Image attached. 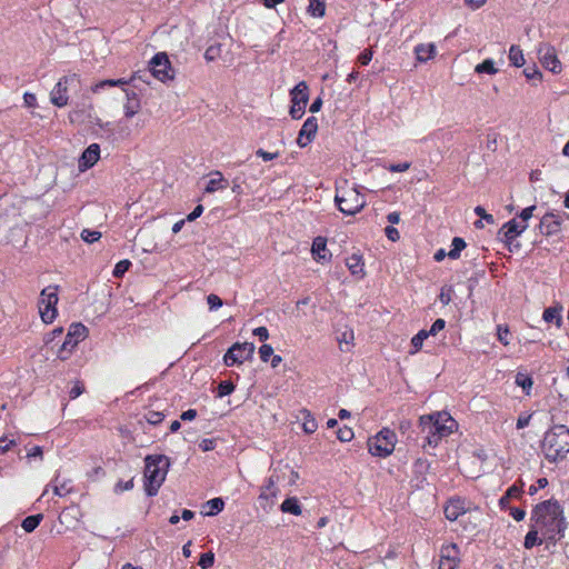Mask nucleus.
<instances>
[{
  "label": "nucleus",
  "mask_w": 569,
  "mask_h": 569,
  "mask_svg": "<svg viewBox=\"0 0 569 569\" xmlns=\"http://www.w3.org/2000/svg\"><path fill=\"white\" fill-rule=\"evenodd\" d=\"M419 428L426 433L428 446L436 447L439 440L457 429L456 420L446 411H437L419 418Z\"/></svg>",
  "instance_id": "nucleus-2"
},
{
  "label": "nucleus",
  "mask_w": 569,
  "mask_h": 569,
  "mask_svg": "<svg viewBox=\"0 0 569 569\" xmlns=\"http://www.w3.org/2000/svg\"><path fill=\"white\" fill-rule=\"evenodd\" d=\"M487 0H465L466 6H468L472 10H477L481 8Z\"/></svg>",
  "instance_id": "nucleus-61"
},
{
  "label": "nucleus",
  "mask_w": 569,
  "mask_h": 569,
  "mask_svg": "<svg viewBox=\"0 0 569 569\" xmlns=\"http://www.w3.org/2000/svg\"><path fill=\"white\" fill-rule=\"evenodd\" d=\"M562 218L560 214L548 212L546 213L539 223V230L545 236H552L560 231Z\"/></svg>",
  "instance_id": "nucleus-16"
},
{
  "label": "nucleus",
  "mask_w": 569,
  "mask_h": 569,
  "mask_svg": "<svg viewBox=\"0 0 569 569\" xmlns=\"http://www.w3.org/2000/svg\"><path fill=\"white\" fill-rule=\"evenodd\" d=\"M531 520L547 540H556L561 537L566 528L562 509L555 500H547L537 505Z\"/></svg>",
  "instance_id": "nucleus-1"
},
{
  "label": "nucleus",
  "mask_w": 569,
  "mask_h": 569,
  "mask_svg": "<svg viewBox=\"0 0 569 569\" xmlns=\"http://www.w3.org/2000/svg\"><path fill=\"white\" fill-rule=\"evenodd\" d=\"M77 76H64L53 87L50 92V101L58 108L66 107L68 104V87L70 83L77 81Z\"/></svg>",
  "instance_id": "nucleus-11"
},
{
  "label": "nucleus",
  "mask_w": 569,
  "mask_h": 569,
  "mask_svg": "<svg viewBox=\"0 0 569 569\" xmlns=\"http://www.w3.org/2000/svg\"><path fill=\"white\" fill-rule=\"evenodd\" d=\"M385 232H386L387 238L393 242L398 241L400 238L399 231L395 227L388 226L385 229Z\"/></svg>",
  "instance_id": "nucleus-52"
},
{
  "label": "nucleus",
  "mask_w": 569,
  "mask_h": 569,
  "mask_svg": "<svg viewBox=\"0 0 569 569\" xmlns=\"http://www.w3.org/2000/svg\"><path fill=\"white\" fill-rule=\"evenodd\" d=\"M23 100L27 107H36L37 106V98L33 93H24Z\"/></svg>",
  "instance_id": "nucleus-62"
},
{
  "label": "nucleus",
  "mask_w": 569,
  "mask_h": 569,
  "mask_svg": "<svg viewBox=\"0 0 569 569\" xmlns=\"http://www.w3.org/2000/svg\"><path fill=\"white\" fill-rule=\"evenodd\" d=\"M451 290H445L442 289L440 295H439V299L441 301L442 305H448L450 301H451Z\"/></svg>",
  "instance_id": "nucleus-63"
},
{
  "label": "nucleus",
  "mask_w": 569,
  "mask_h": 569,
  "mask_svg": "<svg viewBox=\"0 0 569 569\" xmlns=\"http://www.w3.org/2000/svg\"><path fill=\"white\" fill-rule=\"evenodd\" d=\"M259 355L263 362H267L273 356V348L270 345H262L259 348Z\"/></svg>",
  "instance_id": "nucleus-45"
},
{
  "label": "nucleus",
  "mask_w": 569,
  "mask_h": 569,
  "mask_svg": "<svg viewBox=\"0 0 569 569\" xmlns=\"http://www.w3.org/2000/svg\"><path fill=\"white\" fill-rule=\"evenodd\" d=\"M291 108L290 116L293 119H300L303 113L306 106L308 103L309 94H308V86L305 81L299 82L291 91Z\"/></svg>",
  "instance_id": "nucleus-10"
},
{
  "label": "nucleus",
  "mask_w": 569,
  "mask_h": 569,
  "mask_svg": "<svg viewBox=\"0 0 569 569\" xmlns=\"http://www.w3.org/2000/svg\"><path fill=\"white\" fill-rule=\"evenodd\" d=\"M58 287L50 286L44 288L40 293L39 312L41 319L46 323H51L57 317Z\"/></svg>",
  "instance_id": "nucleus-6"
},
{
  "label": "nucleus",
  "mask_w": 569,
  "mask_h": 569,
  "mask_svg": "<svg viewBox=\"0 0 569 569\" xmlns=\"http://www.w3.org/2000/svg\"><path fill=\"white\" fill-rule=\"evenodd\" d=\"M317 427L318 425L316 419L310 415V412H308L302 425L305 432L313 433L317 430Z\"/></svg>",
  "instance_id": "nucleus-40"
},
{
  "label": "nucleus",
  "mask_w": 569,
  "mask_h": 569,
  "mask_svg": "<svg viewBox=\"0 0 569 569\" xmlns=\"http://www.w3.org/2000/svg\"><path fill=\"white\" fill-rule=\"evenodd\" d=\"M415 53L417 56V60L419 62H426L430 59H432L436 54V46L433 43L428 44H418L415 48Z\"/></svg>",
  "instance_id": "nucleus-23"
},
{
  "label": "nucleus",
  "mask_w": 569,
  "mask_h": 569,
  "mask_svg": "<svg viewBox=\"0 0 569 569\" xmlns=\"http://www.w3.org/2000/svg\"><path fill=\"white\" fill-rule=\"evenodd\" d=\"M207 506L210 508V510L204 515L211 517L223 510L224 502L221 498H213L207 501Z\"/></svg>",
  "instance_id": "nucleus-32"
},
{
  "label": "nucleus",
  "mask_w": 569,
  "mask_h": 569,
  "mask_svg": "<svg viewBox=\"0 0 569 569\" xmlns=\"http://www.w3.org/2000/svg\"><path fill=\"white\" fill-rule=\"evenodd\" d=\"M234 390V385L231 381L224 380L221 381L218 386V397H224L232 393Z\"/></svg>",
  "instance_id": "nucleus-39"
},
{
  "label": "nucleus",
  "mask_w": 569,
  "mask_h": 569,
  "mask_svg": "<svg viewBox=\"0 0 569 569\" xmlns=\"http://www.w3.org/2000/svg\"><path fill=\"white\" fill-rule=\"evenodd\" d=\"M396 441V433L388 428H383L376 437L368 440L369 452L377 457H388L395 450Z\"/></svg>",
  "instance_id": "nucleus-5"
},
{
  "label": "nucleus",
  "mask_w": 569,
  "mask_h": 569,
  "mask_svg": "<svg viewBox=\"0 0 569 569\" xmlns=\"http://www.w3.org/2000/svg\"><path fill=\"white\" fill-rule=\"evenodd\" d=\"M527 229V223H521L516 219L508 221L501 229L503 232V237L507 242H511L519 234H521Z\"/></svg>",
  "instance_id": "nucleus-18"
},
{
  "label": "nucleus",
  "mask_w": 569,
  "mask_h": 569,
  "mask_svg": "<svg viewBox=\"0 0 569 569\" xmlns=\"http://www.w3.org/2000/svg\"><path fill=\"white\" fill-rule=\"evenodd\" d=\"M326 246H327L326 239L322 237H317L313 240L311 252L316 259H318V260L326 259V254H325Z\"/></svg>",
  "instance_id": "nucleus-29"
},
{
  "label": "nucleus",
  "mask_w": 569,
  "mask_h": 569,
  "mask_svg": "<svg viewBox=\"0 0 569 569\" xmlns=\"http://www.w3.org/2000/svg\"><path fill=\"white\" fill-rule=\"evenodd\" d=\"M346 266L348 267L351 274L356 276L358 279L365 277L363 261L362 258L358 254H352L346 260Z\"/></svg>",
  "instance_id": "nucleus-21"
},
{
  "label": "nucleus",
  "mask_w": 569,
  "mask_h": 569,
  "mask_svg": "<svg viewBox=\"0 0 569 569\" xmlns=\"http://www.w3.org/2000/svg\"><path fill=\"white\" fill-rule=\"evenodd\" d=\"M151 74L160 81L173 79V70L166 53H157L150 61Z\"/></svg>",
  "instance_id": "nucleus-12"
},
{
  "label": "nucleus",
  "mask_w": 569,
  "mask_h": 569,
  "mask_svg": "<svg viewBox=\"0 0 569 569\" xmlns=\"http://www.w3.org/2000/svg\"><path fill=\"white\" fill-rule=\"evenodd\" d=\"M459 561V550L456 543H450L441 548L439 569H456Z\"/></svg>",
  "instance_id": "nucleus-14"
},
{
  "label": "nucleus",
  "mask_w": 569,
  "mask_h": 569,
  "mask_svg": "<svg viewBox=\"0 0 569 569\" xmlns=\"http://www.w3.org/2000/svg\"><path fill=\"white\" fill-rule=\"evenodd\" d=\"M164 418V415L162 412L158 411H150L147 416V420L151 425H158L160 423Z\"/></svg>",
  "instance_id": "nucleus-47"
},
{
  "label": "nucleus",
  "mask_w": 569,
  "mask_h": 569,
  "mask_svg": "<svg viewBox=\"0 0 569 569\" xmlns=\"http://www.w3.org/2000/svg\"><path fill=\"white\" fill-rule=\"evenodd\" d=\"M43 516L41 513L29 516L23 519L21 527L27 532H32L41 522Z\"/></svg>",
  "instance_id": "nucleus-30"
},
{
  "label": "nucleus",
  "mask_w": 569,
  "mask_h": 569,
  "mask_svg": "<svg viewBox=\"0 0 569 569\" xmlns=\"http://www.w3.org/2000/svg\"><path fill=\"white\" fill-rule=\"evenodd\" d=\"M509 60L512 66L519 68L525 64L522 50L519 46L512 44L509 49Z\"/></svg>",
  "instance_id": "nucleus-28"
},
{
  "label": "nucleus",
  "mask_w": 569,
  "mask_h": 569,
  "mask_svg": "<svg viewBox=\"0 0 569 569\" xmlns=\"http://www.w3.org/2000/svg\"><path fill=\"white\" fill-rule=\"evenodd\" d=\"M254 345L251 342L232 345L223 357L224 365L231 367L236 363L241 365L246 360L252 359Z\"/></svg>",
  "instance_id": "nucleus-9"
},
{
  "label": "nucleus",
  "mask_w": 569,
  "mask_h": 569,
  "mask_svg": "<svg viewBox=\"0 0 569 569\" xmlns=\"http://www.w3.org/2000/svg\"><path fill=\"white\" fill-rule=\"evenodd\" d=\"M475 71L477 73L496 74L498 69L495 68V63L491 59H487L483 62L477 64Z\"/></svg>",
  "instance_id": "nucleus-31"
},
{
  "label": "nucleus",
  "mask_w": 569,
  "mask_h": 569,
  "mask_svg": "<svg viewBox=\"0 0 569 569\" xmlns=\"http://www.w3.org/2000/svg\"><path fill=\"white\" fill-rule=\"evenodd\" d=\"M256 154L258 157L262 158L264 161H270V160H273V159L278 158V153L277 152H267L263 149H258L256 151Z\"/></svg>",
  "instance_id": "nucleus-54"
},
{
  "label": "nucleus",
  "mask_w": 569,
  "mask_h": 569,
  "mask_svg": "<svg viewBox=\"0 0 569 569\" xmlns=\"http://www.w3.org/2000/svg\"><path fill=\"white\" fill-rule=\"evenodd\" d=\"M221 51L220 43L212 44L206 50L204 58L207 61H214L221 57Z\"/></svg>",
  "instance_id": "nucleus-34"
},
{
  "label": "nucleus",
  "mask_w": 569,
  "mask_h": 569,
  "mask_svg": "<svg viewBox=\"0 0 569 569\" xmlns=\"http://www.w3.org/2000/svg\"><path fill=\"white\" fill-rule=\"evenodd\" d=\"M278 468L273 469V472H277ZM279 481V476L273 473L267 480V485L263 487L266 490L270 491L271 498H276L278 495V490L276 488V483Z\"/></svg>",
  "instance_id": "nucleus-33"
},
{
  "label": "nucleus",
  "mask_w": 569,
  "mask_h": 569,
  "mask_svg": "<svg viewBox=\"0 0 569 569\" xmlns=\"http://www.w3.org/2000/svg\"><path fill=\"white\" fill-rule=\"evenodd\" d=\"M203 211V207L201 204H198L192 212H190L188 216H187V220L188 221H193L196 220L198 217L201 216Z\"/></svg>",
  "instance_id": "nucleus-60"
},
{
  "label": "nucleus",
  "mask_w": 569,
  "mask_h": 569,
  "mask_svg": "<svg viewBox=\"0 0 569 569\" xmlns=\"http://www.w3.org/2000/svg\"><path fill=\"white\" fill-rule=\"evenodd\" d=\"M372 59V50L371 49H366L363 50V52H361L358 57V61L362 64V66H367Z\"/></svg>",
  "instance_id": "nucleus-51"
},
{
  "label": "nucleus",
  "mask_w": 569,
  "mask_h": 569,
  "mask_svg": "<svg viewBox=\"0 0 569 569\" xmlns=\"http://www.w3.org/2000/svg\"><path fill=\"white\" fill-rule=\"evenodd\" d=\"M13 446H16L14 440H8L7 438H0V453L7 452Z\"/></svg>",
  "instance_id": "nucleus-55"
},
{
  "label": "nucleus",
  "mask_w": 569,
  "mask_h": 569,
  "mask_svg": "<svg viewBox=\"0 0 569 569\" xmlns=\"http://www.w3.org/2000/svg\"><path fill=\"white\" fill-rule=\"evenodd\" d=\"M475 213L479 216L481 219L486 220L488 223H495V219L492 214L486 212V210L481 206H477L475 208Z\"/></svg>",
  "instance_id": "nucleus-48"
},
{
  "label": "nucleus",
  "mask_w": 569,
  "mask_h": 569,
  "mask_svg": "<svg viewBox=\"0 0 569 569\" xmlns=\"http://www.w3.org/2000/svg\"><path fill=\"white\" fill-rule=\"evenodd\" d=\"M130 266H131V262L129 260L119 261L113 269V276L116 278H121L124 274V272L129 269Z\"/></svg>",
  "instance_id": "nucleus-42"
},
{
  "label": "nucleus",
  "mask_w": 569,
  "mask_h": 569,
  "mask_svg": "<svg viewBox=\"0 0 569 569\" xmlns=\"http://www.w3.org/2000/svg\"><path fill=\"white\" fill-rule=\"evenodd\" d=\"M307 11L310 16L316 18H321L326 13V2L325 0H309V6Z\"/></svg>",
  "instance_id": "nucleus-26"
},
{
  "label": "nucleus",
  "mask_w": 569,
  "mask_h": 569,
  "mask_svg": "<svg viewBox=\"0 0 569 569\" xmlns=\"http://www.w3.org/2000/svg\"><path fill=\"white\" fill-rule=\"evenodd\" d=\"M214 446H216V442L213 439H203L201 442H200V448L203 450V451H210V450H213L214 449Z\"/></svg>",
  "instance_id": "nucleus-59"
},
{
  "label": "nucleus",
  "mask_w": 569,
  "mask_h": 569,
  "mask_svg": "<svg viewBox=\"0 0 569 569\" xmlns=\"http://www.w3.org/2000/svg\"><path fill=\"white\" fill-rule=\"evenodd\" d=\"M466 510L467 508L463 500L459 498L451 499L445 507V515L448 520L455 521L459 518V516L463 515Z\"/></svg>",
  "instance_id": "nucleus-19"
},
{
  "label": "nucleus",
  "mask_w": 569,
  "mask_h": 569,
  "mask_svg": "<svg viewBox=\"0 0 569 569\" xmlns=\"http://www.w3.org/2000/svg\"><path fill=\"white\" fill-rule=\"evenodd\" d=\"M428 333H427V330H420L412 339H411V343H412V347L415 348V350L412 351L413 352H417L421 347H422V343L423 341L428 338Z\"/></svg>",
  "instance_id": "nucleus-37"
},
{
  "label": "nucleus",
  "mask_w": 569,
  "mask_h": 569,
  "mask_svg": "<svg viewBox=\"0 0 569 569\" xmlns=\"http://www.w3.org/2000/svg\"><path fill=\"white\" fill-rule=\"evenodd\" d=\"M129 81L124 80V79H117V80H103V81H100L98 83H96L91 90L93 92H97L99 89H102L104 88L106 86H110V87H114V86H123V84H127Z\"/></svg>",
  "instance_id": "nucleus-35"
},
{
  "label": "nucleus",
  "mask_w": 569,
  "mask_h": 569,
  "mask_svg": "<svg viewBox=\"0 0 569 569\" xmlns=\"http://www.w3.org/2000/svg\"><path fill=\"white\" fill-rule=\"evenodd\" d=\"M539 60L541 64L555 74L561 72V63L556 54L553 46L547 42H542L538 48Z\"/></svg>",
  "instance_id": "nucleus-13"
},
{
  "label": "nucleus",
  "mask_w": 569,
  "mask_h": 569,
  "mask_svg": "<svg viewBox=\"0 0 569 569\" xmlns=\"http://www.w3.org/2000/svg\"><path fill=\"white\" fill-rule=\"evenodd\" d=\"M540 529L532 523L531 530L526 535L523 546L526 549H531L533 546L542 543V539L538 538Z\"/></svg>",
  "instance_id": "nucleus-27"
},
{
  "label": "nucleus",
  "mask_w": 569,
  "mask_h": 569,
  "mask_svg": "<svg viewBox=\"0 0 569 569\" xmlns=\"http://www.w3.org/2000/svg\"><path fill=\"white\" fill-rule=\"evenodd\" d=\"M81 238H82L83 241H86L88 243H93V242L98 241L101 238V232L94 231V230L84 229L81 232Z\"/></svg>",
  "instance_id": "nucleus-41"
},
{
  "label": "nucleus",
  "mask_w": 569,
  "mask_h": 569,
  "mask_svg": "<svg viewBox=\"0 0 569 569\" xmlns=\"http://www.w3.org/2000/svg\"><path fill=\"white\" fill-rule=\"evenodd\" d=\"M83 390H84L83 386L79 381H77L74 387L70 390V398L71 399L78 398L83 392Z\"/></svg>",
  "instance_id": "nucleus-58"
},
{
  "label": "nucleus",
  "mask_w": 569,
  "mask_h": 569,
  "mask_svg": "<svg viewBox=\"0 0 569 569\" xmlns=\"http://www.w3.org/2000/svg\"><path fill=\"white\" fill-rule=\"evenodd\" d=\"M335 202L338 206V209L342 213L348 216H355L356 213L360 212L366 206V200L363 196L359 192L358 187H355L345 196L336 194Z\"/></svg>",
  "instance_id": "nucleus-7"
},
{
  "label": "nucleus",
  "mask_w": 569,
  "mask_h": 569,
  "mask_svg": "<svg viewBox=\"0 0 569 569\" xmlns=\"http://www.w3.org/2000/svg\"><path fill=\"white\" fill-rule=\"evenodd\" d=\"M123 109L126 118H132L141 110L140 99L136 92H127V102Z\"/></svg>",
  "instance_id": "nucleus-20"
},
{
  "label": "nucleus",
  "mask_w": 569,
  "mask_h": 569,
  "mask_svg": "<svg viewBox=\"0 0 569 569\" xmlns=\"http://www.w3.org/2000/svg\"><path fill=\"white\" fill-rule=\"evenodd\" d=\"M100 158V147L98 143L90 144L81 154L78 168L81 172L93 167Z\"/></svg>",
  "instance_id": "nucleus-17"
},
{
  "label": "nucleus",
  "mask_w": 569,
  "mask_h": 569,
  "mask_svg": "<svg viewBox=\"0 0 569 569\" xmlns=\"http://www.w3.org/2000/svg\"><path fill=\"white\" fill-rule=\"evenodd\" d=\"M207 301H208L210 309H217L222 306V300L217 295H213V293H210L207 297Z\"/></svg>",
  "instance_id": "nucleus-50"
},
{
  "label": "nucleus",
  "mask_w": 569,
  "mask_h": 569,
  "mask_svg": "<svg viewBox=\"0 0 569 569\" xmlns=\"http://www.w3.org/2000/svg\"><path fill=\"white\" fill-rule=\"evenodd\" d=\"M446 326V321L441 318L437 319L430 330H427L428 336H436L439 331H441Z\"/></svg>",
  "instance_id": "nucleus-46"
},
{
  "label": "nucleus",
  "mask_w": 569,
  "mask_h": 569,
  "mask_svg": "<svg viewBox=\"0 0 569 569\" xmlns=\"http://www.w3.org/2000/svg\"><path fill=\"white\" fill-rule=\"evenodd\" d=\"M144 489L149 497L156 496L166 480L170 461L163 455L147 456L144 459Z\"/></svg>",
  "instance_id": "nucleus-4"
},
{
  "label": "nucleus",
  "mask_w": 569,
  "mask_h": 569,
  "mask_svg": "<svg viewBox=\"0 0 569 569\" xmlns=\"http://www.w3.org/2000/svg\"><path fill=\"white\" fill-rule=\"evenodd\" d=\"M280 510L284 513H291L293 516H300L302 510L297 498H287L280 506Z\"/></svg>",
  "instance_id": "nucleus-25"
},
{
  "label": "nucleus",
  "mask_w": 569,
  "mask_h": 569,
  "mask_svg": "<svg viewBox=\"0 0 569 569\" xmlns=\"http://www.w3.org/2000/svg\"><path fill=\"white\" fill-rule=\"evenodd\" d=\"M409 168H410V162H402V163L390 164L389 170L391 172H405Z\"/></svg>",
  "instance_id": "nucleus-56"
},
{
  "label": "nucleus",
  "mask_w": 569,
  "mask_h": 569,
  "mask_svg": "<svg viewBox=\"0 0 569 569\" xmlns=\"http://www.w3.org/2000/svg\"><path fill=\"white\" fill-rule=\"evenodd\" d=\"M228 186V181L223 178L220 171L212 172V178L207 183L204 191L207 193H213L217 190L224 189Z\"/></svg>",
  "instance_id": "nucleus-22"
},
{
  "label": "nucleus",
  "mask_w": 569,
  "mask_h": 569,
  "mask_svg": "<svg viewBox=\"0 0 569 569\" xmlns=\"http://www.w3.org/2000/svg\"><path fill=\"white\" fill-rule=\"evenodd\" d=\"M88 336V329L80 322L72 323L69 327L66 340L59 350L58 357L61 360H66L72 350L77 347V345L84 340Z\"/></svg>",
  "instance_id": "nucleus-8"
},
{
  "label": "nucleus",
  "mask_w": 569,
  "mask_h": 569,
  "mask_svg": "<svg viewBox=\"0 0 569 569\" xmlns=\"http://www.w3.org/2000/svg\"><path fill=\"white\" fill-rule=\"evenodd\" d=\"M523 73L529 80L538 79L540 81L542 78V73L536 67L525 69Z\"/></svg>",
  "instance_id": "nucleus-49"
},
{
  "label": "nucleus",
  "mask_w": 569,
  "mask_h": 569,
  "mask_svg": "<svg viewBox=\"0 0 569 569\" xmlns=\"http://www.w3.org/2000/svg\"><path fill=\"white\" fill-rule=\"evenodd\" d=\"M253 335L259 337L260 340L264 341L269 338V331L266 327H258L253 330Z\"/></svg>",
  "instance_id": "nucleus-57"
},
{
  "label": "nucleus",
  "mask_w": 569,
  "mask_h": 569,
  "mask_svg": "<svg viewBox=\"0 0 569 569\" xmlns=\"http://www.w3.org/2000/svg\"><path fill=\"white\" fill-rule=\"evenodd\" d=\"M561 310V307H549L543 311L542 319L546 322H555L560 328L562 325Z\"/></svg>",
  "instance_id": "nucleus-24"
},
{
  "label": "nucleus",
  "mask_w": 569,
  "mask_h": 569,
  "mask_svg": "<svg viewBox=\"0 0 569 569\" xmlns=\"http://www.w3.org/2000/svg\"><path fill=\"white\" fill-rule=\"evenodd\" d=\"M516 385L521 387L523 390L530 389L532 386V379L522 372H518L516 376Z\"/></svg>",
  "instance_id": "nucleus-38"
},
{
  "label": "nucleus",
  "mask_w": 569,
  "mask_h": 569,
  "mask_svg": "<svg viewBox=\"0 0 569 569\" xmlns=\"http://www.w3.org/2000/svg\"><path fill=\"white\" fill-rule=\"evenodd\" d=\"M337 437L340 441L348 442L353 438V431L349 427H343L337 431Z\"/></svg>",
  "instance_id": "nucleus-43"
},
{
  "label": "nucleus",
  "mask_w": 569,
  "mask_h": 569,
  "mask_svg": "<svg viewBox=\"0 0 569 569\" xmlns=\"http://www.w3.org/2000/svg\"><path fill=\"white\" fill-rule=\"evenodd\" d=\"M509 335V328L508 326L499 325L497 328V336L498 340L503 343L505 346L509 345V341L507 339V336Z\"/></svg>",
  "instance_id": "nucleus-44"
},
{
  "label": "nucleus",
  "mask_w": 569,
  "mask_h": 569,
  "mask_svg": "<svg viewBox=\"0 0 569 569\" xmlns=\"http://www.w3.org/2000/svg\"><path fill=\"white\" fill-rule=\"evenodd\" d=\"M318 131V120L316 117H309L302 124L298 138L297 144L300 148L307 147L316 137Z\"/></svg>",
  "instance_id": "nucleus-15"
},
{
  "label": "nucleus",
  "mask_w": 569,
  "mask_h": 569,
  "mask_svg": "<svg viewBox=\"0 0 569 569\" xmlns=\"http://www.w3.org/2000/svg\"><path fill=\"white\" fill-rule=\"evenodd\" d=\"M536 209V206H530L528 208H525L520 214L519 218L521 219V223H527V220L532 217V212Z\"/></svg>",
  "instance_id": "nucleus-53"
},
{
  "label": "nucleus",
  "mask_w": 569,
  "mask_h": 569,
  "mask_svg": "<svg viewBox=\"0 0 569 569\" xmlns=\"http://www.w3.org/2000/svg\"><path fill=\"white\" fill-rule=\"evenodd\" d=\"M214 563V553L212 551H208L206 553H202L199 559V566L202 569H209Z\"/></svg>",
  "instance_id": "nucleus-36"
},
{
  "label": "nucleus",
  "mask_w": 569,
  "mask_h": 569,
  "mask_svg": "<svg viewBox=\"0 0 569 569\" xmlns=\"http://www.w3.org/2000/svg\"><path fill=\"white\" fill-rule=\"evenodd\" d=\"M452 248L462 251L466 248V242L462 238L456 237L452 240Z\"/></svg>",
  "instance_id": "nucleus-64"
},
{
  "label": "nucleus",
  "mask_w": 569,
  "mask_h": 569,
  "mask_svg": "<svg viewBox=\"0 0 569 569\" xmlns=\"http://www.w3.org/2000/svg\"><path fill=\"white\" fill-rule=\"evenodd\" d=\"M541 448L549 461L563 459L569 452V429L562 425L551 427L545 435Z\"/></svg>",
  "instance_id": "nucleus-3"
}]
</instances>
